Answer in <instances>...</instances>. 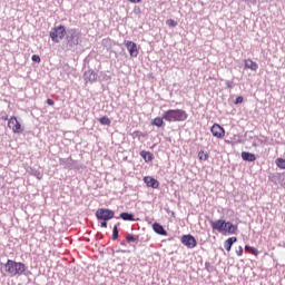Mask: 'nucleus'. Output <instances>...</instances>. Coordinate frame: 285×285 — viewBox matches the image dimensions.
I'll return each instance as SVG.
<instances>
[{"instance_id": "nucleus-21", "label": "nucleus", "mask_w": 285, "mask_h": 285, "mask_svg": "<svg viewBox=\"0 0 285 285\" xmlns=\"http://www.w3.org/2000/svg\"><path fill=\"white\" fill-rule=\"evenodd\" d=\"M98 121L101 126H110V118L108 116L99 118Z\"/></svg>"}, {"instance_id": "nucleus-8", "label": "nucleus", "mask_w": 285, "mask_h": 285, "mask_svg": "<svg viewBox=\"0 0 285 285\" xmlns=\"http://www.w3.org/2000/svg\"><path fill=\"white\" fill-rule=\"evenodd\" d=\"M130 57H138L139 55V49L137 48V43H135L134 41H127L125 43Z\"/></svg>"}, {"instance_id": "nucleus-13", "label": "nucleus", "mask_w": 285, "mask_h": 285, "mask_svg": "<svg viewBox=\"0 0 285 285\" xmlns=\"http://www.w3.org/2000/svg\"><path fill=\"white\" fill-rule=\"evenodd\" d=\"M242 159L244 161H255V159H257V157L255 156V154H250L248 151H243Z\"/></svg>"}, {"instance_id": "nucleus-29", "label": "nucleus", "mask_w": 285, "mask_h": 285, "mask_svg": "<svg viewBox=\"0 0 285 285\" xmlns=\"http://www.w3.org/2000/svg\"><path fill=\"white\" fill-rule=\"evenodd\" d=\"M90 79H91L92 81H96V79H97V73H96L95 71H91V72H90L89 81H90Z\"/></svg>"}, {"instance_id": "nucleus-22", "label": "nucleus", "mask_w": 285, "mask_h": 285, "mask_svg": "<svg viewBox=\"0 0 285 285\" xmlns=\"http://www.w3.org/2000/svg\"><path fill=\"white\" fill-rule=\"evenodd\" d=\"M276 166L281 168L282 170H285V159L284 158H277L276 159Z\"/></svg>"}, {"instance_id": "nucleus-24", "label": "nucleus", "mask_w": 285, "mask_h": 285, "mask_svg": "<svg viewBox=\"0 0 285 285\" xmlns=\"http://www.w3.org/2000/svg\"><path fill=\"white\" fill-rule=\"evenodd\" d=\"M126 240L130 244V243H132V242H137V237H135V236L128 234V235L126 236Z\"/></svg>"}, {"instance_id": "nucleus-27", "label": "nucleus", "mask_w": 285, "mask_h": 285, "mask_svg": "<svg viewBox=\"0 0 285 285\" xmlns=\"http://www.w3.org/2000/svg\"><path fill=\"white\" fill-rule=\"evenodd\" d=\"M236 255H238V257H242V255H244V248L242 246L236 249Z\"/></svg>"}, {"instance_id": "nucleus-15", "label": "nucleus", "mask_w": 285, "mask_h": 285, "mask_svg": "<svg viewBox=\"0 0 285 285\" xmlns=\"http://www.w3.org/2000/svg\"><path fill=\"white\" fill-rule=\"evenodd\" d=\"M153 229L157 233V235H166V232L164 230V226H161L159 223H154Z\"/></svg>"}, {"instance_id": "nucleus-11", "label": "nucleus", "mask_w": 285, "mask_h": 285, "mask_svg": "<svg viewBox=\"0 0 285 285\" xmlns=\"http://www.w3.org/2000/svg\"><path fill=\"white\" fill-rule=\"evenodd\" d=\"M226 220L218 219L216 222H210V226L213 230H217L218 233H224V225Z\"/></svg>"}, {"instance_id": "nucleus-26", "label": "nucleus", "mask_w": 285, "mask_h": 285, "mask_svg": "<svg viewBox=\"0 0 285 285\" xmlns=\"http://www.w3.org/2000/svg\"><path fill=\"white\" fill-rule=\"evenodd\" d=\"M31 60L35 61L36 63H41V57H39V55H33L31 57Z\"/></svg>"}, {"instance_id": "nucleus-7", "label": "nucleus", "mask_w": 285, "mask_h": 285, "mask_svg": "<svg viewBox=\"0 0 285 285\" xmlns=\"http://www.w3.org/2000/svg\"><path fill=\"white\" fill-rule=\"evenodd\" d=\"M180 242L188 248H195L197 246V239H195L190 234L181 236Z\"/></svg>"}, {"instance_id": "nucleus-34", "label": "nucleus", "mask_w": 285, "mask_h": 285, "mask_svg": "<svg viewBox=\"0 0 285 285\" xmlns=\"http://www.w3.org/2000/svg\"><path fill=\"white\" fill-rule=\"evenodd\" d=\"M2 119H3L4 121H8V120H9L8 117H2Z\"/></svg>"}, {"instance_id": "nucleus-1", "label": "nucleus", "mask_w": 285, "mask_h": 285, "mask_svg": "<svg viewBox=\"0 0 285 285\" xmlns=\"http://www.w3.org/2000/svg\"><path fill=\"white\" fill-rule=\"evenodd\" d=\"M4 275L8 277H21L28 271L26 264L12 259H8L4 265Z\"/></svg>"}, {"instance_id": "nucleus-3", "label": "nucleus", "mask_w": 285, "mask_h": 285, "mask_svg": "<svg viewBox=\"0 0 285 285\" xmlns=\"http://www.w3.org/2000/svg\"><path fill=\"white\" fill-rule=\"evenodd\" d=\"M7 126L9 130H11L14 135H21L24 130L23 125H21L16 116H12L8 119Z\"/></svg>"}, {"instance_id": "nucleus-6", "label": "nucleus", "mask_w": 285, "mask_h": 285, "mask_svg": "<svg viewBox=\"0 0 285 285\" xmlns=\"http://www.w3.org/2000/svg\"><path fill=\"white\" fill-rule=\"evenodd\" d=\"M212 135L217 137V139H224L226 130L219 124H214L210 128Z\"/></svg>"}, {"instance_id": "nucleus-23", "label": "nucleus", "mask_w": 285, "mask_h": 285, "mask_svg": "<svg viewBox=\"0 0 285 285\" xmlns=\"http://www.w3.org/2000/svg\"><path fill=\"white\" fill-rule=\"evenodd\" d=\"M112 239H119V229L117 228V225H115L112 229Z\"/></svg>"}, {"instance_id": "nucleus-12", "label": "nucleus", "mask_w": 285, "mask_h": 285, "mask_svg": "<svg viewBox=\"0 0 285 285\" xmlns=\"http://www.w3.org/2000/svg\"><path fill=\"white\" fill-rule=\"evenodd\" d=\"M244 63H245V70H253L255 72L257 71V68H259L257 62L253 61L252 59H245Z\"/></svg>"}, {"instance_id": "nucleus-19", "label": "nucleus", "mask_w": 285, "mask_h": 285, "mask_svg": "<svg viewBox=\"0 0 285 285\" xmlns=\"http://www.w3.org/2000/svg\"><path fill=\"white\" fill-rule=\"evenodd\" d=\"M208 153H206V151H204V150H200L199 153H198V159L200 160V161H208Z\"/></svg>"}, {"instance_id": "nucleus-25", "label": "nucleus", "mask_w": 285, "mask_h": 285, "mask_svg": "<svg viewBox=\"0 0 285 285\" xmlns=\"http://www.w3.org/2000/svg\"><path fill=\"white\" fill-rule=\"evenodd\" d=\"M167 26H169V28H175L177 26V22L173 19H168L167 20Z\"/></svg>"}, {"instance_id": "nucleus-33", "label": "nucleus", "mask_w": 285, "mask_h": 285, "mask_svg": "<svg viewBox=\"0 0 285 285\" xmlns=\"http://www.w3.org/2000/svg\"><path fill=\"white\" fill-rule=\"evenodd\" d=\"M129 3H141L144 0H127Z\"/></svg>"}, {"instance_id": "nucleus-14", "label": "nucleus", "mask_w": 285, "mask_h": 285, "mask_svg": "<svg viewBox=\"0 0 285 285\" xmlns=\"http://www.w3.org/2000/svg\"><path fill=\"white\" fill-rule=\"evenodd\" d=\"M235 242H237V237H229L226 242H225V248L228 253H230V248H233V245L235 244Z\"/></svg>"}, {"instance_id": "nucleus-32", "label": "nucleus", "mask_w": 285, "mask_h": 285, "mask_svg": "<svg viewBox=\"0 0 285 285\" xmlns=\"http://www.w3.org/2000/svg\"><path fill=\"white\" fill-rule=\"evenodd\" d=\"M47 104H48V106H55V100L48 98Z\"/></svg>"}, {"instance_id": "nucleus-30", "label": "nucleus", "mask_w": 285, "mask_h": 285, "mask_svg": "<svg viewBox=\"0 0 285 285\" xmlns=\"http://www.w3.org/2000/svg\"><path fill=\"white\" fill-rule=\"evenodd\" d=\"M101 228H108V220H100Z\"/></svg>"}, {"instance_id": "nucleus-31", "label": "nucleus", "mask_w": 285, "mask_h": 285, "mask_svg": "<svg viewBox=\"0 0 285 285\" xmlns=\"http://www.w3.org/2000/svg\"><path fill=\"white\" fill-rule=\"evenodd\" d=\"M245 1V3H250L252 6H255L257 3V0H242Z\"/></svg>"}, {"instance_id": "nucleus-17", "label": "nucleus", "mask_w": 285, "mask_h": 285, "mask_svg": "<svg viewBox=\"0 0 285 285\" xmlns=\"http://www.w3.org/2000/svg\"><path fill=\"white\" fill-rule=\"evenodd\" d=\"M151 126H156L157 128H161L164 126V117H156L151 120Z\"/></svg>"}, {"instance_id": "nucleus-4", "label": "nucleus", "mask_w": 285, "mask_h": 285, "mask_svg": "<svg viewBox=\"0 0 285 285\" xmlns=\"http://www.w3.org/2000/svg\"><path fill=\"white\" fill-rule=\"evenodd\" d=\"M96 217L98 222H110V219H115V212L108 208H99L96 212Z\"/></svg>"}, {"instance_id": "nucleus-35", "label": "nucleus", "mask_w": 285, "mask_h": 285, "mask_svg": "<svg viewBox=\"0 0 285 285\" xmlns=\"http://www.w3.org/2000/svg\"><path fill=\"white\" fill-rule=\"evenodd\" d=\"M228 88H232V86L229 83H227Z\"/></svg>"}, {"instance_id": "nucleus-16", "label": "nucleus", "mask_w": 285, "mask_h": 285, "mask_svg": "<svg viewBox=\"0 0 285 285\" xmlns=\"http://www.w3.org/2000/svg\"><path fill=\"white\" fill-rule=\"evenodd\" d=\"M140 157H142V159L145 160V161H153V159H154V157H153V153H150V151H146V150H142V151H140Z\"/></svg>"}, {"instance_id": "nucleus-10", "label": "nucleus", "mask_w": 285, "mask_h": 285, "mask_svg": "<svg viewBox=\"0 0 285 285\" xmlns=\"http://www.w3.org/2000/svg\"><path fill=\"white\" fill-rule=\"evenodd\" d=\"M144 181L148 188H159V180L150 177V176H145Z\"/></svg>"}, {"instance_id": "nucleus-18", "label": "nucleus", "mask_w": 285, "mask_h": 285, "mask_svg": "<svg viewBox=\"0 0 285 285\" xmlns=\"http://www.w3.org/2000/svg\"><path fill=\"white\" fill-rule=\"evenodd\" d=\"M120 219H124V222H135V215L128 214V213H121Z\"/></svg>"}, {"instance_id": "nucleus-5", "label": "nucleus", "mask_w": 285, "mask_h": 285, "mask_svg": "<svg viewBox=\"0 0 285 285\" xmlns=\"http://www.w3.org/2000/svg\"><path fill=\"white\" fill-rule=\"evenodd\" d=\"M49 37L51 38L52 41H55V43H59V41H61V39L66 37V27L61 24L58 27H55L50 31Z\"/></svg>"}, {"instance_id": "nucleus-28", "label": "nucleus", "mask_w": 285, "mask_h": 285, "mask_svg": "<svg viewBox=\"0 0 285 285\" xmlns=\"http://www.w3.org/2000/svg\"><path fill=\"white\" fill-rule=\"evenodd\" d=\"M244 102V97H242V96H238L237 98H236V100H235V105L237 106V105H239V104H243Z\"/></svg>"}, {"instance_id": "nucleus-20", "label": "nucleus", "mask_w": 285, "mask_h": 285, "mask_svg": "<svg viewBox=\"0 0 285 285\" xmlns=\"http://www.w3.org/2000/svg\"><path fill=\"white\" fill-rule=\"evenodd\" d=\"M245 250H246L247 253H250L252 255H259V250H257V248L252 247V246H249V245H246V246H245Z\"/></svg>"}, {"instance_id": "nucleus-9", "label": "nucleus", "mask_w": 285, "mask_h": 285, "mask_svg": "<svg viewBox=\"0 0 285 285\" xmlns=\"http://www.w3.org/2000/svg\"><path fill=\"white\" fill-rule=\"evenodd\" d=\"M223 233H227V235H235V233H237V226L233 225L230 222H225Z\"/></svg>"}, {"instance_id": "nucleus-2", "label": "nucleus", "mask_w": 285, "mask_h": 285, "mask_svg": "<svg viewBox=\"0 0 285 285\" xmlns=\"http://www.w3.org/2000/svg\"><path fill=\"white\" fill-rule=\"evenodd\" d=\"M163 119L169 124L186 121V119H188V114L184 109H168L164 111Z\"/></svg>"}]
</instances>
